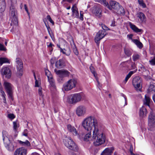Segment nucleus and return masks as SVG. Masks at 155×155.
Listing matches in <instances>:
<instances>
[{"mask_svg": "<svg viewBox=\"0 0 155 155\" xmlns=\"http://www.w3.org/2000/svg\"><path fill=\"white\" fill-rule=\"evenodd\" d=\"M130 26L131 28L136 33L140 32L142 31L141 29H139L135 25L130 23Z\"/></svg>", "mask_w": 155, "mask_h": 155, "instance_id": "24", "label": "nucleus"}, {"mask_svg": "<svg viewBox=\"0 0 155 155\" xmlns=\"http://www.w3.org/2000/svg\"><path fill=\"white\" fill-rule=\"evenodd\" d=\"M18 143L22 146H30L31 145L30 143L28 140H26L25 142H23L20 140H18Z\"/></svg>", "mask_w": 155, "mask_h": 155, "instance_id": "32", "label": "nucleus"}, {"mask_svg": "<svg viewBox=\"0 0 155 155\" xmlns=\"http://www.w3.org/2000/svg\"><path fill=\"white\" fill-rule=\"evenodd\" d=\"M73 0H63V1H67L69 3H71L72 1Z\"/></svg>", "mask_w": 155, "mask_h": 155, "instance_id": "61", "label": "nucleus"}, {"mask_svg": "<svg viewBox=\"0 0 155 155\" xmlns=\"http://www.w3.org/2000/svg\"><path fill=\"white\" fill-rule=\"evenodd\" d=\"M132 42L136 44L139 48H141L143 47V45L141 42L137 39L132 40Z\"/></svg>", "mask_w": 155, "mask_h": 155, "instance_id": "30", "label": "nucleus"}, {"mask_svg": "<svg viewBox=\"0 0 155 155\" xmlns=\"http://www.w3.org/2000/svg\"><path fill=\"white\" fill-rule=\"evenodd\" d=\"M132 84L137 91H141L142 80L140 77L136 76L134 77L133 80Z\"/></svg>", "mask_w": 155, "mask_h": 155, "instance_id": "6", "label": "nucleus"}, {"mask_svg": "<svg viewBox=\"0 0 155 155\" xmlns=\"http://www.w3.org/2000/svg\"><path fill=\"white\" fill-rule=\"evenodd\" d=\"M1 95L2 97H5L6 96V95L5 94V92L2 90L1 89Z\"/></svg>", "mask_w": 155, "mask_h": 155, "instance_id": "52", "label": "nucleus"}, {"mask_svg": "<svg viewBox=\"0 0 155 155\" xmlns=\"http://www.w3.org/2000/svg\"><path fill=\"white\" fill-rule=\"evenodd\" d=\"M101 27L103 29V30L104 31L109 30V28L104 25L102 24Z\"/></svg>", "mask_w": 155, "mask_h": 155, "instance_id": "45", "label": "nucleus"}, {"mask_svg": "<svg viewBox=\"0 0 155 155\" xmlns=\"http://www.w3.org/2000/svg\"><path fill=\"white\" fill-rule=\"evenodd\" d=\"M93 12L96 16L100 17L101 15L102 10L99 5H95L93 7Z\"/></svg>", "mask_w": 155, "mask_h": 155, "instance_id": "17", "label": "nucleus"}, {"mask_svg": "<svg viewBox=\"0 0 155 155\" xmlns=\"http://www.w3.org/2000/svg\"><path fill=\"white\" fill-rule=\"evenodd\" d=\"M82 126L88 131L84 138L85 141L88 140L91 137V131L94 130L92 140L94 141V145L96 146H100L105 142L106 137L105 134L99 131L98 129V123L97 119L94 117L90 116L86 118L82 122Z\"/></svg>", "mask_w": 155, "mask_h": 155, "instance_id": "1", "label": "nucleus"}, {"mask_svg": "<svg viewBox=\"0 0 155 155\" xmlns=\"http://www.w3.org/2000/svg\"><path fill=\"white\" fill-rule=\"evenodd\" d=\"M130 151L131 154H132L133 153V147L132 145L130 146Z\"/></svg>", "mask_w": 155, "mask_h": 155, "instance_id": "51", "label": "nucleus"}, {"mask_svg": "<svg viewBox=\"0 0 155 155\" xmlns=\"http://www.w3.org/2000/svg\"><path fill=\"white\" fill-rule=\"evenodd\" d=\"M155 117L153 115V113L151 112L148 117V125L151 128L155 126Z\"/></svg>", "mask_w": 155, "mask_h": 155, "instance_id": "16", "label": "nucleus"}, {"mask_svg": "<svg viewBox=\"0 0 155 155\" xmlns=\"http://www.w3.org/2000/svg\"><path fill=\"white\" fill-rule=\"evenodd\" d=\"M137 71V69H136V70H134L130 71L125 77V80L124 81V82L125 84L127 82L128 79L134 73L136 72Z\"/></svg>", "mask_w": 155, "mask_h": 155, "instance_id": "28", "label": "nucleus"}, {"mask_svg": "<svg viewBox=\"0 0 155 155\" xmlns=\"http://www.w3.org/2000/svg\"><path fill=\"white\" fill-rule=\"evenodd\" d=\"M13 124L14 129L15 130V131H16L18 127V126L17 125L16 122L14 121L13 122Z\"/></svg>", "mask_w": 155, "mask_h": 155, "instance_id": "43", "label": "nucleus"}, {"mask_svg": "<svg viewBox=\"0 0 155 155\" xmlns=\"http://www.w3.org/2000/svg\"><path fill=\"white\" fill-rule=\"evenodd\" d=\"M2 133L3 134V140L4 141L5 137L4 136V135L6 133V132L5 131H3Z\"/></svg>", "mask_w": 155, "mask_h": 155, "instance_id": "58", "label": "nucleus"}, {"mask_svg": "<svg viewBox=\"0 0 155 155\" xmlns=\"http://www.w3.org/2000/svg\"><path fill=\"white\" fill-rule=\"evenodd\" d=\"M48 32L51 31V30L49 27V25L47 28Z\"/></svg>", "mask_w": 155, "mask_h": 155, "instance_id": "62", "label": "nucleus"}, {"mask_svg": "<svg viewBox=\"0 0 155 155\" xmlns=\"http://www.w3.org/2000/svg\"><path fill=\"white\" fill-rule=\"evenodd\" d=\"M73 52L74 53V54L77 55L78 54V52L77 50V48L75 47L74 48H73Z\"/></svg>", "mask_w": 155, "mask_h": 155, "instance_id": "49", "label": "nucleus"}, {"mask_svg": "<svg viewBox=\"0 0 155 155\" xmlns=\"http://www.w3.org/2000/svg\"><path fill=\"white\" fill-rule=\"evenodd\" d=\"M77 83L76 79H71L63 85V89L65 91L70 90L75 87Z\"/></svg>", "mask_w": 155, "mask_h": 155, "instance_id": "5", "label": "nucleus"}, {"mask_svg": "<svg viewBox=\"0 0 155 155\" xmlns=\"http://www.w3.org/2000/svg\"><path fill=\"white\" fill-rule=\"evenodd\" d=\"M139 4L143 8H145L146 6V4L143 2Z\"/></svg>", "mask_w": 155, "mask_h": 155, "instance_id": "54", "label": "nucleus"}, {"mask_svg": "<svg viewBox=\"0 0 155 155\" xmlns=\"http://www.w3.org/2000/svg\"><path fill=\"white\" fill-rule=\"evenodd\" d=\"M129 68V69L130 70H133L135 69H137L136 68V65L135 64V62H132L131 61H130Z\"/></svg>", "mask_w": 155, "mask_h": 155, "instance_id": "31", "label": "nucleus"}, {"mask_svg": "<svg viewBox=\"0 0 155 155\" xmlns=\"http://www.w3.org/2000/svg\"><path fill=\"white\" fill-rule=\"evenodd\" d=\"M28 130L27 129H25L23 133V135L27 137L28 136Z\"/></svg>", "mask_w": 155, "mask_h": 155, "instance_id": "47", "label": "nucleus"}, {"mask_svg": "<svg viewBox=\"0 0 155 155\" xmlns=\"http://www.w3.org/2000/svg\"><path fill=\"white\" fill-rule=\"evenodd\" d=\"M133 36V35L131 34H130V35H127V37H128L129 39H131L132 41V40H135V39H132Z\"/></svg>", "mask_w": 155, "mask_h": 155, "instance_id": "50", "label": "nucleus"}, {"mask_svg": "<svg viewBox=\"0 0 155 155\" xmlns=\"http://www.w3.org/2000/svg\"><path fill=\"white\" fill-rule=\"evenodd\" d=\"M63 142L65 145L69 149L74 151H78V146L70 138H66L64 140Z\"/></svg>", "mask_w": 155, "mask_h": 155, "instance_id": "2", "label": "nucleus"}, {"mask_svg": "<svg viewBox=\"0 0 155 155\" xmlns=\"http://www.w3.org/2000/svg\"><path fill=\"white\" fill-rule=\"evenodd\" d=\"M17 12L16 9L14 7L12 6L10 7L9 12V15L11 19V25H17L18 23V18H17Z\"/></svg>", "mask_w": 155, "mask_h": 155, "instance_id": "3", "label": "nucleus"}, {"mask_svg": "<svg viewBox=\"0 0 155 155\" xmlns=\"http://www.w3.org/2000/svg\"><path fill=\"white\" fill-rule=\"evenodd\" d=\"M27 153V150L23 147H21L16 149L14 155H26Z\"/></svg>", "mask_w": 155, "mask_h": 155, "instance_id": "18", "label": "nucleus"}, {"mask_svg": "<svg viewBox=\"0 0 155 155\" xmlns=\"http://www.w3.org/2000/svg\"><path fill=\"white\" fill-rule=\"evenodd\" d=\"M4 63H10L9 60L6 58H0V64L1 65Z\"/></svg>", "mask_w": 155, "mask_h": 155, "instance_id": "33", "label": "nucleus"}, {"mask_svg": "<svg viewBox=\"0 0 155 155\" xmlns=\"http://www.w3.org/2000/svg\"><path fill=\"white\" fill-rule=\"evenodd\" d=\"M1 72L2 75L5 76L7 78L9 79L11 77L12 71L8 67H3L1 70Z\"/></svg>", "mask_w": 155, "mask_h": 155, "instance_id": "11", "label": "nucleus"}, {"mask_svg": "<svg viewBox=\"0 0 155 155\" xmlns=\"http://www.w3.org/2000/svg\"><path fill=\"white\" fill-rule=\"evenodd\" d=\"M46 75L47 76L48 81L51 86L54 87H55V83L54 80L53 78V76L50 72L48 69L45 70Z\"/></svg>", "mask_w": 155, "mask_h": 155, "instance_id": "14", "label": "nucleus"}, {"mask_svg": "<svg viewBox=\"0 0 155 155\" xmlns=\"http://www.w3.org/2000/svg\"><path fill=\"white\" fill-rule=\"evenodd\" d=\"M59 48H60L61 52H62L63 54H65L66 55L68 56L70 55L71 51L69 48H68L66 49H62V48H61L60 47H59Z\"/></svg>", "mask_w": 155, "mask_h": 155, "instance_id": "26", "label": "nucleus"}, {"mask_svg": "<svg viewBox=\"0 0 155 155\" xmlns=\"http://www.w3.org/2000/svg\"><path fill=\"white\" fill-rule=\"evenodd\" d=\"M105 2V3H103V4L104 5L106 6L110 10H114V11H115L116 8L119 6V4L117 2L113 1H110L109 4L107 2L106 0Z\"/></svg>", "mask_w": 155, "mask_h": 155, "instance_id": "9", "label": "nucleus"}, {"mask_svg": "<svg viewBox=\"0 0 155 155\" xmlns=\"http://www.w3.org/2000/svg\"><path fill=\"white\" fill-rule=\"evenodd\" d=\"M8 117L11 119H13L15 118V116L13 114H10L8 115Z\"/></svg>", "mask_w": 155, "mask_h": 155, "instance_id": "44", "label": "nucleus"}, {"mask_svg": "<svg viewBox=\"0 0 155 155\" xmlns=\"http://www.w3.org/2000/svg\"><path fill=\"white\" fill-rule=\"evenodd\" d=\"M4 86L9 98L13 100V94L14 87L10 83L5 81Z\"/></svg>", "mask_w": 155, "mask_h": 155, "instance_id": "4", "label": "nucleus"}, {"mask_svg": "<svg viewBox=\"0 0 155 155\" xmlns=\"http://www.w3.org/2000/svg\"><path fill=\"white\" fill-rule=\"evenodd\" d=\"M55 58H52L50 61L52 65L54 63V62L55 61Z\"/></svg>", "mask_w": 155, "mask_h": 155, "instance_id": "48", "label": "nucleus"}, {"mask_svg": "<svg viewBox=\"0 0 155 155\" xmlns=\"http://www.w3.org/2000/svg\"><path fill=\"white\" fill-rule=\"evenodd\" d=\"M140 57V54L136 53L134 54L132 56L133 59L134 61H136L138 60Z\"/></svg>", "mask_w": 155, "mask_h": 155, "instance_id": "36", "label": "nucleus"}, {"mask_svg": "<svg viewBox=\"0 0 155 155\" xmlns=\"http://www.w3.org/2000/svg\"><path fill=\"white\" fill-rule=\"evenodd\" d=\"M81 98V95L80 94H75L71 95L68 97L69 103L71 104H75L80 101Z\"/></svg>", "mask_w": 155, "mask_h": 155, "instance_id": "8", "label": "nucleus"}, {"mask_svg": "<svg viewBox=\"0 0 155 155\" xmlns=\"http://www.w3.org/2000/svg\"><path fill=\"white\" fill-rule=\"evenodd\" d=\"M149 91H155V86L153 84H150L148 88Z\"/></svg>", "mask_w": 155, "mask_h": 155, "instance_id": "38", "label": "nucleus"}, {"mask_svg": "<svg viewBox=\"0 0 155 155\" xmlns=\"http://www.w3.org/2000/svg\"><path fill=\"white\" fill-rule=\"evenodd\" d=\"M137 17L142 23H145L146 18L145 15L142 12H139L137 14Z\"/></svg>", "mask_w": 155, "mask_h": 155, "instance_id": "21", "label": "nucleus"}, {"mask_svg": "<svg viewBox=\"0 0 155 155\" xmlns=\"http://www.w3.org/2000/svg\"><path fill=\"white\" fill-rule=\"evenodd\" d=\"M147 114L146 108L144 107H142L140 109L139 114L140 116L142 117H145Z\"/></svg>", "mask_w": 155, "mask_h": 155, "instance_id": "23", "label": "nucleus"}, {"mask_svg": "<svg viewBox=\"0 0 155 155\" xmlns=\"http://www.w3.org/2000/svg\"><path fill=\"white\" fill-rule=\"evenodd\" d=\"M107 34L105 31L100 30L96 34L95 38V42L97 44L99 43V41L103 38Z\"/></svg>", "mask_w": 155, "mask_h": 155, "instance_id": "12", "label": "nucleus"}, {"mask_svg": "<svg viewBox=\"0 0 155 155\" xmlns=\"http://www.w3.org/2000/svg\"><path fill=\"white\" fill-rule=\"evenodd\" d=\"M72 14L73 16L75 17H78L79 16V13L78 11L77 10V7L75 6V4L73 5L71 8Z\"/></svg>", "mask_w": 155, "mask_h": 155, "instance_id": "25", "label": "nucleus"}, {"mask_svg": "<svg viewBox=\"0 0 155 155\" xmlns=\"http://www.w3.org/2000/svg\"><path fill=\"white\" fill-rule=\"evenodd\" d=\"M114 148V147L106 148L102 152L101 155H112ZM114 155H117L116 152H114Z\"/></svg>", "mask_w": 155, "mask_h": 155, "instance_id": "15", "label": "nucleus"}, {"mask_svg": "<svg viewBox=\"0 0 155 155\" xmlns=\"http://www.w3.org/2000/svg\"><path fill=\"white\" fill-rule=\"evenodd\" d=\"M65 66L64 60L63 59H61L57 61L55 63V67L58 68H63Z\"/></svg>", "mask_w": 155, "mask_h": 155, "instance_id": "20", "label": "nucleus"}, {"mask_svg": "<svg viewBox=\"0 0 155 155\" xmlns=\"http://www.w3.org/2000/svg\"><path fill=\"white\" fill-rule=\"evenodd\" d=\"M67 129L68 132L73 135L76 136L78 135L76 129L71 125L70 124L67 125Z\"/></svg>", "mask_w": 155, "mask_h": 155, "instance_id": "19", "label": "nucleus"}, {"mask_svg": "<svg viewBox=\"0 0 155 155\" xmlns=\"http://www.w3.org/2000/svg\"><path fill=\"white\" fill-rule=\"evenodd\" d=\"M150 100V99L149 97L147 95H145V98L143 101L144 104L149 107Z\"/></svg>", "mask_w": 155, "mask_h": 155, "instance_id": "27", "label": "nucleus"}, {"mask_svg": "<svg viewBox=\"0 0 155 155\" xmlns=\"http://www.w3.org/2000/svg\"><path fill=\"white\" fill-rule=\"evenodd\" d=\"M90 69L91 72L94 75V77L96 78L97 76V74L95 71L93 67L92 66H91L90 67Z\"/></svg>", "mask_w": 155, "mask_h": 155, "instance_id": "37", "label": "nucleus"}, {"mask_svg": "<svg viewBox=\"0 0 155 155\" xmlns=\"http://www.w3.org/2000/svg\"><path fill=\"white\" fill-rule=\"evenodd\" d=\"M6 50V48L2 44L0 43V51H5Z\"/></svg>", "mask_w": 155, "mask_h": 155, "instance_id": "41", "label": "nucleus"}, {"mask_svg": "<svg viewBox=\"0 0 155 155\" xmlns=\"http://www.w3.org/2000/svg\"><path fill=\"white\" fill-rule=\"evenodd\" d=\"M7 148L11 151H13L15 149L12 143H10L7 145Z\"/></svg>", "mask_w": 155, "mask_h": 155, "instance_id": "35", "label": "nucleus"}, {"mask_svg": "<svg viewBox=\"0 0 155 155\" xmlns=\"http://www.w3.org/2000/svg\"><path fill=\"white\" fill-rule=\"evenodd\" d=\"M0 2V11L2 12L5 11L6 7V4L5 0H2Z\"/></svg>", "mask_w": 155, "mask_h": 155, "instance_id": "29", "label": "nucleus"}, {"mask_svg": "<svg viewBox=\"0 0 155 155\" xmlns=\"http://www.w3.org/2000/svg\"><path fill=\"white\" fill-rule=\"evenodd\" d=\"M151 60L149 61L150 64L152 65H155V57L151 58Z\"/></svg>", "mask_w": 155, "mask_h": 155, "instance_id": "39", "label": "nucleus"}, {"mask_svg": "<svg viewBox=\"0 0 155 155\" xmlns=\"http://www.w3.org/2000/svg\"><path fill=\"white\" fill-rule=\"evenodd\" d=\"M114 11L117 14L121 15H124L125 13V10L123 7L120 5V4L119 5V6Z\"/></svg>", "mask_w": 155, "mask_h": 155, "instance_id": "22", "label": "nucleus"}, {"mask_svg": "<svg viewBox=\"0 0 155 155\" xmlns=\"http://www.w3.org/2000/svg\"><path fill=\"white\" fill-rule=\"evenodd\" d=\"M124 99H125V105H127V99L126 98V96L124 95Z\"/></svg>", "mask_w": 155, "mask_h": 155, "instance_id": "59", "label": "nucleus"}, {"mask_svg": "<svg viewBox=\"0 0 155 155\" xmlns=\"http://www.w3.org/2000/svg\"><path fill=\"white\" fill-rule=\"evenodd\" d=\"M24 7H25V9L26 11L27 12V13H28V9L27 8V7L26 4H25V5H24Z\"/></svg>", "mask_w": 155, "mask_h": 155, "instance_id": "57", "label": "nucleus"}, {"mask_svg": "<svg viewBox=\"0 0 155 155\" xmlns=\"http://www.w3.org/2000/svg\"><path fill=\"white\" fill-rule=\"evenodd\" d=\"M46 18L47 20H49V21L53 25H54V22L52 20L50 15H48L47 16Z\"/></svg>", "mask_w": 155, "mask_h": 155, "instance_id": "40", "label": "nucleus"}, {"mask_svg": "<svg viewBox=\"0 0 155 155\" xmlns=\"http://www.w3.org/2000/svg\"><path fill=\"white\" fill-rule=\"evenodd\" d=\"M86 111V109L84 106L80 105L77 108L76 114L78 116H82L85 114Z\"/></svg>", "mask_w": 155, "mask_h": 155, "instance_id": "13", "label": "nucleus"}, {"mask_svg": "<svg viewBox=\"0 0 155 155\" xmlns=\"http://www.w3.org/2000/svg\"><path fill=\"white\" fill-rule=\"evenodd\" d=\"M80 19H81V20H83V15L81 14V13H80Z\"/></svg>", "mask_w": 155, "mask_h": 155, "instance_id": "63", "label": "nucleus"}, {"mask_svg": "<svg viewBox=\"0 0 155 155\" xmlns=\"http://www.w3.org/2000/svg\"><path fill=\"white\" fill-rule=\"evenodd\" d=\"M47 45L48 47L51 48V51H52L53 48L52 47L54 46V45L52 44L51 43H49L48 42L47 43Z\"/></svg>", "mask_w": 155, "mask_h": 155, "instance_id": "42", "label": "nucleus"}, {"mask_svg": "<svg viewBox=\"0 0 155 155\" xmlns=\"http://www.w3.org/2000/svg\"><path fill=\"white\" fill-rule=\"evenodd\" d=\"M111 26L113 27L115 26V22L114 20L112 21Z\"/></svg>", "mask_w": 155, "mask_h": 155, "instance_id": "55", "label": "nucleus"}, {"mask_svg": "<svg viewBox=\"0 0 155 155\" xmlns=\"http://www.w3.org/2000/svg\"><path fill=\"white\" fill-rule=\"evenodd\" d=\"M124 51L125 54L128 57H130L132 54V51L131 50L127 48H124Z\"/></svg>", "mask_w": 155, "mask_h": 155, "instance_id": "34", "label": "nucleus"}, {"mask_svg": "<svg viewBox=\"0 0 155 155\" xmlns=\"http://www.w3.org/2000/svg\"><path fill=\"white\" fill-rule=\"evenodd\" d=\"M48 33H49V35H50V37H51V38L52 39H53V38H52V37L53 36V35L52 34V33L51 31H48Z\"/></svg>", "mask_w": 155, "mask_h": 155, "instance_id": "56", "label": "nucleus"}, {"mask_svg": "<svg viewBox=\"0 0 155 155\" xmlns=\"http://www.w3.org/2000/svg\"><path fill=\"white\" fill-rule=\"evenodd\" d=\"M54 71L56 74L58 75L59 77L61 80L64 77L69 76L70 74V73L69 71L64 69L57 70L56 69H55Z\"/></svg>", "mask_w": 155, "mask_h": 155, "instance_id": "10", "label": "nucleus"}, {"mask_svg": "<svg viewBox=\"0 0 155 155\" xmlns=\"http://www.w3.org/2000/svg\"><path fill=\"white\" fill-rule=\"evenodd\" d=\"M3 97V102L5 104H6V101L5 96L4 97Z\"/></svg>", "mask_w": 155, "mask_h": 155, "instance_id": "60", "label": "nucleus"}, {"mask_svg": "<svg viewBox=\"0 0 155 155\" xmlns=\"http://www.w3.org/2000/svg\"><path fill=\"white\" fill-rule=\"evenodd\" d=\"M41 89L42 88L41 87H40L38 89V93L39 95L42 96V93Z\"/></svg>", "mask_w": 155, "mask_h": 155, "instance_id": "46", "label": "nucleus"}, {"mask_svg": "<svg viewBox=\"0 0 155 155\" xmlns=\"http://www.w3.org/2000/svg\"><path fill=\"white\" fill-rule=\"evenodd\" d=\"M35 86L36 87H39V83L37 80H36L35 81Z\"/></svg>", "mask_w": 155, "mask_h": 155, "instance_id": "53", "label": "nucleus"}, {"mask_svg": "<svg viewBox=\"0 0 155 155\" xmlns=\"http://www.w3.org/2000/svg\"><path fill=\"white\" fill-rule=\"evenodd\" d=\"M138 1L139 4L143 2V0H138Z\"/></svg>", "mask_w": 155, "mask_h": 155, "instance_id": "64", "label": "nucleus"}, {"mask_svg": "<svg viewBox=\"0 0 155 155\" xmlns=\"http://www.w3.org/2000/svg\"><path fill=\"white\" fill-rule=\"evenodd\" d=\"M16 62L17 64V75L18 77H21L22 75L23 71V63L21 60L19 58H17Z\"/></svg>", "mask_w": 155, "mask_h": 155, "instance_id": "7", "label": "nucleus"}]
</instances>
